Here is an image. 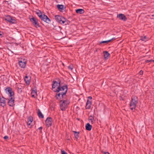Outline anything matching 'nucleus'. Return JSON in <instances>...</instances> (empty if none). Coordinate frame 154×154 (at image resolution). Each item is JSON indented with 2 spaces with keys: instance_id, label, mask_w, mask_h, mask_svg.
<instances>
[{
  "instance_id": "nucleus-13",
  "label": "nucleus",
  "mask_w": 154,
  "mask_h": 154,
  "mask_svg": "<svg viewBox=\"0 0 154 154\" xmlns=\"http://www.w3.org/2000/svg\"><path fill=\"white\" fill-rule=\"evenodd\" d=\"M6 101L5 99L3 97L0 98V105L4 107L5 105Z\"/></svg>"
},
{
  "instance_id": "nucleus-6",
  "label": "nucleus",
  "mask_w": 154,
  "mask_h": 154,
  "mask_svg": "<svg viewBox=\"0 0 154 154\" xmlns=\"http://www.w3.org/2000/svg\"><path fill=\"white\" fill-rule=\"evenodd\" d=\"M30 20L33 24L35 26L36 28L39 27V24L38 23V20L37 19L34 17H32V18H30Z\"/></svg>"
},
{
  "instance_id": "nucleus-27",
  "label": "nucleus",
  "mask_w": 154,
  "mask_h": 154,
  "mask_svg": "<svg viewBox=\"0 0 154 154\" xmlns=\"http://www.w3.org/2000/svg\"><path fill=\"white\" fill-rule=\"evenodd\" d=\"M9 22L11 23H16V20L12 17Z\"/></svg>"
},
{
  "instance_id": "nucleus-29",
  "label": "nucleus",
  "mask_w": 154,
  "mask_h": 154,
  "mask_svg": "<svg viewBox=\"0 0 154 154\" xmlns=\"http://www.w3.org/2000/svg\"><path fill=\"white\" fill-rule=\"evenodd\" d=\"M140 40L142 41H143L144 42H146L147 40V39L146 36H145L144 37H141Z\"/></svg>"
},
{
  "instance_id": "nucleus-19",
  "label": "nucleus",
  "mask_w": 154,
  "mask_h": 154,
  "mask_svg": "<svg viewBox=\"0 0 154 154\" xmlns=\"http://www.w3.org/2000/svg\"><path fill=\"white\" fill-rule=\"evenodd\" d=\"M104 53V58L106 60H107L108 59V57H109L110 56V54L107 51H105L103 52Z\"/></svg>"
},
{
  "instance_id": "nucleus-23",
  "label": "nucleus",
  "mask_w": 154,
  "mask_h": 154,
  "mask_svg": "<svg viewBox=\"0 0 154 154\" xmlns=\"http://www.w3.org/2000/svg\"><path fill=\"white\" fill-rule=\"evenodd\" d=\"M115 38H112V39L107 40V41H102L100 42L99 43L100 44H102V43H105V44H107L108 42H110L111 41L115 39Z\"/></svg>"
},
{
  "instance_id": "nucleus-37",
  "label": "nucleus",
  "mask_w": 154,
  "mask_h": 154,
  "mask_svg": "<svg viewBox=\"0 0 154 154\" xmlns=\"http://www.w3.org/2000/svg\"><path fill=\"white\" fill-rule=\"evenodd\" d=\"M39 129L40 130H42V127H40L39 128Z\"/></svg>"
},
{
  "instance_id": "nucleus-33",
  "label": "nucleus",
  "mask_w": 154,
  "mask_h": 154,
  "mask_svg": "<svg viewBox=\"0 0 154 154\" xmlns=\"http://www.w3.org/2000/svg\"><path fill=\"white\" fill-rule=\"evenodd\" d=\"M143 71L142 70H140L139 72V75H142L143 74Z\"/></svg>"
},
{
  "instance_id": "nucleus-22",
  "label": "nucleus",
  "mask_w": 154,
  "mask_h": 154,
  "mask_svg": "<svg viewBox=\"0 0 154 154\" xmlns=\"http://www.w3.org/2000/svg\"><path fill=\"white\" fill-rule=\"evenodd\" d=\"M88 120L90 122L91 124H93L94 122V117L92 116H90L89 117Z\"/></svg>"
},
{
  "instance_id": "nucleus-16",
  "label": "nucleus",
  "mask_w": 154,
  "mask_h": 154,
  "mask_svg": "<svg viewBox=\"0 0 154 154\" xmlns=\"http://www.w3.org/2000/svg\"><path fill=\"white\" fill-rule=\"evenodd\" d=\"M91 101L89 99H88L87 100V103L86 105V109H90L91 107Z\"/></svg>"
},
{
  "instance_id": "nucleus-15",
  "label": "nucleus",
  "mask_w": 154,
  "mask_h": 154,
  "mask_svg": "<svg viewBox=\"0 0 154 154\" xmlns=\"http://www.w3.org/2000/svg\"><path fill=\"white\" fill-rule=\"evenodd\" d=\"M117 17H118L120 20L125 21L127 19L125 16L122 14H119L117 16Z\"/></svg>"
},
{
  "instance_id": "nucleus-4",
  "label": "nucleus",
  "mask_w": 154,
  "mask_h": 154,
  "mask_svg": "<svg viewBox=\"0 0 154 154\" xmlns=\"http://www.w3.org/2000/svg\"><path fill=\"white\" fill-rule=\"evenodd\" d=\"M69 103V101L68 100H61L60 104L61 109L62 111L65 110Z\"/></svg>"
},
{
  "instance_id": "nucleus-30",
  "label": "nucleus",
  "mask_w": 154,
  "mask_h": 154,
  "mask_svg": "<svg viewBox=\"0 0 154 154\" xmlns=\"http://www.w3.org/2000/svg\"><path fill=\"white\" fill-rule=\"evenodd\" d=\"M146 63L154 62V60H146Z\"/></svg>"
},
{
  "instance_id": "nucleus-32",
  "label": "nucleus",
  "mask_w": 154,
  "mask_h": 154,
  "mask_svg": "<svg viewBox=\"0 0 154 154\" xmlns=\"http://www.w3.org/2000/svg\"><path fill=\"white\" fill-rule=\"evenodd\" d=\"M61 154H68L64 150H62L61 151Z\"/></svg>"
},
{
  "instance_id": "nucleus-24",
  "label": "nucleus",
  "mask_w": 154,
  "mask_h": 154,
  "mask_svg": "<svg viewBox=\"0 0 154 154\" xmlns=\"http://www.w3.org/2000/svg\"><path fill=\"white\" fill-rule=\"evenodd\" d=\"M38 116L40 118H43L44 117V115L39 109L38 110Z\"/></svg>"
},
{
  "instance_id": "nucleus-18",
  "label": "nucleus",
  "mask_w": 154,
  "mask_h": 154,
  "mask_svg": "<svg viewBox=\"0 0 154 154\" xmlns=\"http://www.w3.org/2000/svg\"><path fill=\"white\" fill-rule=\"evenodd\" d=\"M57 7L60 11L63 10L65 8L64 7V6L62 5H57Z\"/></svg>"
},
{
  "instance_id": "nucleus-8",
  "label": "nucleus",
  "mask_w": 154,
  "mask_h": 154,
  "mask_svg": "<svg viewBox=\"0 0 154 154\" xmlns=\"http://www.w3.org/2000/svg\"><path fill=\"white\" fill-rule=\"evenodd\" d=\"M6 93H8L9 94V97H12L14 95V92L12 91V89L10 88H8L5 89Z\"/></svg>"
},
{
  "instance_id": "nucleus-12",
  "label": "nucleus",
  "mask_w": 154,
  "mask_h": 154,
  "mask_svg": "<svg viewBox=\"0 0 154 154\" xmlns=\"http://www.w3.org/2000/svg\"><path fill=\"white\" fill-rule=\"evenodd\" d=\"M65 95V94H62L57 92L56 95V97L57 99L60 100L61 99L63 98Z\"/></svg>"
},
{
  "instance_id": "nucleus-35",
  "label": "nucleus",
  "mask_w": 154,
  "mask_h": 154,
  "mask_svg": "<svg viewBox=\"0 0 154 154\" xmlns=\"http://www.w3.org/2000/svg\"><path fill=\"white\" fill-rule=\"evenodd\" d=\"M88 99H90L89 100L91 101V100L92 99V97L91 96H89L88 97Z\"/></svg>"
},
{
  "instance_id": "nucleus-36",
  "label": "nucleus",
  "mask_w": 154,
  "mask_h": 154,
  "mask_svg": "<svg viewBox=\"0 0 154 154\" xmlns=\"http://www.w3.org/2000/svg\"><path fill=\"white\" fill-rule=\"evenodd\" d=\"M103 154H110L108 152H104Z\"/></svg>"
},
{
  "instance_id": "nucleus-28",
  "label": "nucleus",
  "mask_w": 154,
  "mask_h": 154,
  "mask_svg": "<svg viewBox=\"0 0 154 154\" xmlns=\"http://www.w3.org/2000/svg\"><path fill=\"white\" fill-rule=\"evenodd\" d=\"M12 17L9 15H8L5 18V20H7L9 22L10 21V20L11 19Z\"/></svg>"
},
{
  "instance_id": "nucleus-25",
  "label": "nucleus",
  "mask_w": 154,
  "mask_h": 154,
  "mask_svg": "<svg viewBox=\"0 0 154 154\" xmlns=\"http://www.w3.org/2000/svg\"><path fill=\"white\" fill-rule=\"evenodd\" d=\"M32 118L31 117H29L28 119L27 125H28V126L30 125V124L32 122Z\"/></svg>"
},
{
  "instance_id": "nucleus-31",
  "label": "nucleus",
  "mask_w": 154,
  "mask_h": 154,
  "mask_svg": "<svg viewBox=\"0 0 154 154\" xmlns=\"http://www.w3.org/2000/svg\"><path fill=\"white\" fill-rule=\"evenodd\" d=\"M68 68L72 70L73 69V66L72 65L69 66L68 67Z\"/></svg>"
},
{
  "instance_id": "nucleus-20",
  "label": "nucleus",
  "mask_w": 154,
  "mask_h": 154,
  "mask_svg": "<svg viewBox=\"0 0 154 154\" xmlns=\"http://www.w3.org/2000/svg\"><path fill=\"white\" fill-rule=\"evenodd\" d=\"M76 12L78 14H82L85 12L84 10L82 9H78L76 10Z\"/></svg>"
},
{
  "instance_id": "nucleus-10",
  "label": "nucleus",
  "mask_w": 154,
  "mask_h": 154,
  "mask_svg": "<svg viewBox=\"0 0 154 154\" xmlns=\"http://www.w3.org/2000/svg\"><path fill=\"white\" fill-rule=\"evenodd\" d=\"M14 98L12 96L10 97L8 102L9 106H13L14 105Z\"/></svg>"
},
{
  "instance_id": "nucleus-3",
  "label": "nucleus",
  "mask_w": 154,
  "mask_h": 154,
  "mask_svg": "<svg viewBox=\"0 0 154 154\" xmlns=\"http://www.w3.org/2000/svg\"><path fill=\"white\" fill-rule=\"evenodd\" d=\"M67 86L66 85L62 86H58V87H57V90H54V91L62 94H63L66 95L67 92Z\"/></svg>"
},
{
  "instance_id": "nucleus-26",
  "label": "nucleus",
  "mask_w": 154,
  "mask_h": 154,
  "mask_svg": "<svg viewBox=\"0 0 154 154\" xmlns=\"http://www.w3.org/2000/svg\"><path fill=\"white\" fill-rule=\"evenodd\" d=\"M73 132L74 133L75 137L76 139H78L79 137V132L75 131H73Z\"/></svg>"
},
{
  "instance_id": "nucleus-38",
  "label": "nucleus",
  "mask_w": 154,
  "mask_h": 154,
  "mask_svg": "<svg viewBox=\"0 0 154 154\" xmlns=\"http://www.w3.org/2000/svg\"><path fill=\"white\" fill-rule=\"evenodd\" d=\"M2 34L1 33V32L0 31V37H2Z\"/></svg>"
},
{
  "instance_id": "nucleus-5",
  "label": "nucleus",
  "mask_w": 154,
  "mask_h": 154,
  "mask_svg": "<svg viewBox=\"0 0 154 154\" xmlns=\"http://www.w3.org/2000/svg\"><path fill=\"white\" fill-rule=\"evenodd\" d=\"M55 18L56 20L60 23L64 24L65 22L66 19L62 16L56 15Z\"/></svg>"
},
{
  "instance_id": "nucleus-7",
  "label": "nucleus",
  "mask_w": 154,
  "mask_h": 154,
  "mask_svg": "<svg viewBox=\"0 0 154 154\" xmlns=\"http://www.w3.org/2000/svg\"><path fill=\"white\" fill-rule=\"evenodd\" d=\"M52 119L51 117H48L45 120L46 125L49 127L51 125L52 123Z\"/></svg>"
},
{
  "instance_id": "nucleus-17",
  "label": "nucleus",
  "mask_w": 154,
  "mask_h": 154,
  "mask_svg": "<svg viewBox=\"0 0 154 154\" xmlns=\"http://www.w3.org/2000/svg\"><path fill=\"white\" fill-rule=\"evenodd\" d=\"M24 80L26 82V83L28 85L30 84V78L27 76H25Z\"/></svg>"
},
{
  "instance_id": "nucleus-34",
  "label": "nucleus",
  "mask_w": 154,
  "mask_h": 154,
  "mask_svg": "<svg viewBox=\"0 0 154 154\" xmlns=\"http://www.w3.org/2000/svg\"><path fill=\"white\" fill-rule=\"evenodd\" d=\"M8 136H5L4 137V139H5V140H6V139H8Z\"/></svg>"
},
{
  "instance_id": "nucleus-1",
  "label": "nucleus",
  "mask_w": 154,
  "mask_h": 154,
  "mask_svg": "<svg viewBox=\"0 0 154 154\" xmlns=\"http://www.w3.org/2000/svg\"><path fill=\"white\" fill-rule=\"evenodd\" d=\"M37 15L42 21L48 23H50L51 20L48 17L44 14H42V13L40 10H38L36 12Z\"/></svg>"
},
{
  "instance_id": "nucleus-11",
  "label": "nucleus",
  "mask_w": 154,
  "mask_h": 154,
  "mask_svg": "<svg viewBox=\"0 0 154 154\" xmlns=\"http://www.w3.org/2000/svg\"><path fill=\"white\" fill-rule=\"evenodd\" d=\"M18 63L19 66L21 68H24L25 67L26 61L25 60H23V61L20 60Z\"/></svg>"
},
{
  "instance_id": "nucleus-21",
  "label": "nucleus",
  "mask_w": 154,
  "mask_h": 154,
  "mask_svg": "<svg viewBox=\"0 0 154 154\" xmlns=\"http://www.w3.org/2000/svg\"><path fill=\"white\" fill-rule=\"evenodd\" d=\"M92 127V126L89 123H87L85 125L86 129L89 131L91 130Z\"/></svg>"
},
{
  "instance_id": "nucleus-2",
  "label": "nucleus",
  "mask_w": 154,
  "mask_h": 154,
  "mask_svg": "<svg viewBox=\"0 0 154 154\" xmlns=\"http://www.w3.org/2000/svg\"><path fill=\"white\" fill-rule=\"evenodd\" d=\"M138 100L137 97L134 96L132 97L130 104V107L131 109L133 110L135 108L138 103Z\"/></svg>"
},
{
  "instance_id": "nucleus-9",
  "label": "nucleus",
  "mask_w": 154,
  "mask_h": 154,
  "mask_svg": "<svg viewBox=\"0 0 154 154\" xmlns=\"http://www.w3.org/2000/svg\"><path fill=\"white\" fill-rule=\"evenodd\" d=\"M58 86H60V82L58 83L56 81H53L52 84V90L54 91V90H57V88H55L58 87Z\"/></svg>"
},
{
  "instance_id": "nucleus-14",
  "label": "nucleus",
  "mask_w": 154,
  "mask_h": 154,
  "mask_svg": "<svg viewBox=\"0 0 154 154\" xmlns=\"http://www.w3.org/2000/svg\"><path fill=\"white\" fill-rule=\"evenodd\" d=\"M32 97L33 98H35L37 96V91L36 89L34 88L32 90L31 92Z\"/></svg>"
}]
</instances>
